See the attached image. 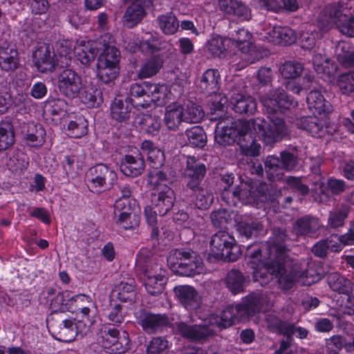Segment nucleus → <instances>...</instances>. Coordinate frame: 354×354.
<instances>
[{"label":"nucleus","instance_id":"obj_35","mask_svg":"<svg viewBox=\"0 0 354 354\" xmlns=\"http://www.w3.org/2000/svg\"><path fill=\"white\" fill-rule=\"evenodd\" d=\"M133 105L127 99L115 98L111 106V115L113 119L122 122L130 117Z\"/></svg>","mask_w":354,"mask_h":354},{"label":"nucleus","instance_id":"obj_28","mask_svg":"<svg viewBox=\"0 0 354 354\" xmlns=\"http://www.w3.org/2000/svg\"><path fill=\"white\" fill-rule=\"evenodd\" d=\"M183 116L184 108L178 103H173L165 109L164 122L169 130L176 131L184 121Z\"/></svg>","mask_w":354,"mask_h":354},{"label":"nucleus","instance_id":"obj_59","mask_svg":"<svg viewBox=\"0 0 354 354\" xmlns=\"http://www.w3.org/2000/svg\"><path fill=\"white\" fill-rule=\"evenodd\" d=\"M168 170V168L164 167L160 170L155 169L154 171L149 173V183L153 185L156 191L160 190V189L164 186V184L167 185V183L170 182V179L167 175Z\"/></svg>","mask_w":354,"mask_h":354},{"label":"nucleus","instance_id":"obj_3","mask_svg":"<svg viewBox=\"0 0 354 354\" xmlns=\"http://www.w3.org/2000/svg\"><path fill=\"white\" fill-rule=\"evenodd\" d=\"M210 255L218 260L233 262L241 256L240 247L226 230H221L212 236Z\"/></svg>","mask_w":354,"mask_h":354},{"label":"nucleus","instance_id":"obj_6","mask_svg":"<svg viewBox=\"0 0 354 354\" xmlns=\"http://www.w3.org/2000/svg\"><path fill=\"white\" fill-rule=\"evenodd\" d=\"M293 265L294 262L290 257L285 259L272 260L270 270L278 279L279 284L283 290L292 288L297 278L300 277Z\"/></svg>","mask_w":354,"mask_h":354},{"label":"nucleus","instance_id":"obj_51","mask_svg":"<svg viewBox=\"0 0 354 354\" xmlns=\"http://www.w3.org/2000/svg\"><path fill=\"white\" fill-rule=\"evenodd\" d=\"M205 113L202 107L189 101L186 104V108L184 109V122L189 123L199 122L204 117Z\"/></svg>","mask_w":354,"mask_h":354},{"label":"nucleus","instance_id":"obj_12","mask_svg":"<svg viewBox=\"0 0 354 354\" xmlns=\"http://www.w3.org/2000/svg\"><path fill=\"white\" fill-rule=\"evenodd\" d=\"M205 174L206 167L203 163L195 157H188L184 170V178L186 182L184 192L205 185L203 183Z\"/></svg>","mask_w":354,"mask_h":354},{"label":"nucleus","instance_id":"obj_61","mask_svg":"<svg viewBox=\"0 0 354 354\" xmlns=\"http://www.w3.org/2000/svg\"><path fill=\"white\" fill-rule=\"evenodd\" d=\"M117 298L123 302H132L136 299V288L131 283L122 281L118 286Z\"/></svg>","mask_w":354,"mask_h":354},{"label":"nucleus","instance_id":"obj_37","mask_svg":"<svg viewBox=\"0 0 354 354\" xmlns=\"http://www.w3.org/2000/svg\"><path fill=\"white\" fill-rule=\"evenodd\" d=\"M239 234L245 238L257 237L264 232V227L259 221H241L237 223Z\"/></svg>","mask_w":354,"mask_h":354},{"label":"nucleus","instance_id":"obj_19","mask_svg":"<svg viewBox=\"0 0 354 354\" xmlns=\"http://www.w3.org/2000/svg\"><path fill=\"white\" fill-rule=\"evenodd\" d=\"M286 239L287 234L285 230L276 227L272 230V235L267 248L269 259L277 260L289 257L287 254V248L284 245Z\"/></svg>","mask_w":354,"mask_h":354},{"label":"nucleus","instance_id":"obj_10","mask_svg":"<svg viewBox=\"0 0 354 354\" xmlns=\"http://www.w3.org/2000/svg\"><path fill=\"white\" fill-rule=\"evenodd\" d=\"M268 42L279 45H290L297 41V34L288 26H280L266 24L261 33Z\"/></svg>","mask_w":354,"mask_h":354},{"label":"nucleus","instance_id":"obj_34","mask_svg":"<svg viewBox=\"0 0 354 354\" xmlns=\"http://www.w3.org/2000/svg\"><path fill=\"white\" fill-rule=\"evenodd\" d=\"M327 282L333 291L339 294L349 295L353 292V283L337 272L329 274Z\"/></svg>","mask_w":354,"mask_h":354},{"label":"nucleus","instance_id":"obj_64","mask_svg":"<svg viewBox=\"0 0 354 354\" xmlns=\"http://www.w3.org/2000/svg\"><path fill=\"white\" fill-rule=\"evenodd\" d=\"M210 218L215 227L223 229L230 221L231 216L226 209H219L211 213Z\"/></svg>","mask_w":354,"mask_h":354},{"label":"nucleus","instance_id":"obj_54","mask_svg":"<svg viewBox=\"0 0 354 354\" xmlns=\"http://www.w3.org/2000/svg\"><path fill=\"white\" fill-rule=\"evenodd\" d=\"M35 66L51 63V48L46 44H39L32 54Z\"/></svg>","mask_w":354,"mask_h":354},{"label":"nucleus","instance_id":"obj_56","mask_svg":"<svg viewBox=\"0 0 354 354\" xmlns=\"http://www.w3.org/2000/svg\"><path fill=\"white\" fill-rule=\"evenodd\" d=\"M220 78L219 72L216 68H208L203 73L201 78V87L205 89H208L209 88V91L218 90V80Z\"/></svg>","mask_w":354,"mask_h":354},{"label":"nucleus","instance_id":"obj_55","mask_svg":"<svg viewBox=\"0 0 354 354\" xmlns=\"http://www.w3.org/2000/svg\"><path fill=\"white\" fill-rule=\"evenodd\" d=\"M270 261L266 263H261L260 266L257 268H250L252 269V277L255 281H259L261 285L267 283L269 280L272 278V276L274 274L270 270V267L272 264V259H269Z\"/></svg>","mask_w":354,"mask_h":354},{"label":"nucleus","instance_id":"obj_30","mask_svg":"<svg viewBox=\"0 0 354 354\" xmlns=\"http://www.w3.org/2000/svg\"><path fill=\"white\" fill-rule=\"evenodd\" d=\"M226 125H222L225 120H223L219 122L215 131L216 142L223 147L229 146L234 143L237 136V131L234 128L229 121H227Z\"/></svg>","mask_w":354,"mask_h":354},{"label":"nucleus","instance_id":"obj_62","mask_svg":"<svg viewBox=\"0 0 354 354\" xmlns=\"http://www.w3.org/2000/svg\"><path fill=\"white\" fill-rule=\"evenodd\" d=\"M337 86L344 95H348L354 92V71H350L339 75Z\"/></svg>","mask_w":354,"mask_h":354},{"label":"nucleus","instance_id":"obj_1","mask_svg":"<svg viewBox=\"0 0 354 354\" xmlns=\"http://www.w3.org/2000/svg\"><path fill=\"white\" fill-rule=\"evenodd\" d=\"M113 37L105 33L96 41L82 40L75 48L77 60L81 64L88 65L94 60L98 52L102 51L97 66H116L119 64L120 53L113 46Z\"/></svg>","mask_w":354,"mask_h":354},{"label":"nucleus","instance_id":"obj_9","mask_svg":"<svg viewBox=\"0 0 354 354\" xmlns=\"http://www.w3.org/2000/svg\"><path fill=\"white\" fill-rule=\"evenodd\" d=\"M120 331L114 325H103L97 334V344L110 354L122 353L126 350L119 339Z\"/></svg>","mask_w":354,"mask_h":354},{"label":"nucleus","instance_id":"obj_20","mask_svg":"<svg viewBox=\"0 0 354 354\" xmlns=\"http://www.w3.org/2000/svg\"><path fill=\"white\" fill-rule=\"evenodd\" d=\"M243 315H244V313L240 311L238 305L227 306L222 311L220 317L215 315H211L209 324L211 326H216L221 330L227 328L237 322L244 320Z\"/></svg>","mask_w":354,"mask_h":354},{"label":"nucleus","instance_id":"obj_45","mask_svg":"<svg viewBox=\"0 0 354 354\" xmlns=\"http://www.w3.org/2000/svg\"><path fill=\"white\" fill-rule=\"evenodd\" d=\"M140 261H138V266L140 268L143 275L142 279L166 275V270L162 268V265L153 259L147 260L143 265H140Z\"/></svg>","mask_w":354,"mask_h":354},{"label":"nucleus","instance_id":"obj_23","mask_svg":"<svg viewBox=\"0 0 354 354\" xmlns=\"http://www.w3.org/2000/svg\"><path fill=\"white\" fill-rule=\"evenodd\" d=\"M84 294L71 296L68 290L57 292L50 300V308L53 310L52 314L62 313L73 309V302L84 299Z\"/></svg>","mask_w":354,"mask_h":354},{"label":"nucleus","instance_id":"obj_8","mask_svg":"<svg viewBox=\"0 0 354 354\" xmlns=\"http://www.w3.org/2000/svg\"><path fill=\"white\" fill-rule=\"evenodd\" d=\"M49 328L53 336L60 342H70L76 336L74 322L62 313L51 314Z\"/></svg>","mask_w":354,"mask_h":354},{"label":"nucleus","instance_id":"obj_32","mask_svg":"<svg viewBox=\"0 0 354 354\" xmlns=\"http://www.w3.org/2000/svg\"><path fill=\"white\" fill-rule=\"evenodd\" d=\"M297 128L302 129L315 137L323 136L324 122L316 116H304L295 121Z\"/></svg>","mask_w":354,"mask_h":354},{"label":"nucleus","instance_id":"obj_58","mask_svg":"<svg viewBox=\"0 0 354 354\" xmlns=\"http://www.w3.org/2000/svg\"><path fill=\"white\" fill-rule=\"evenodd\" d=\"M348 214V209L346 206H342L339 209L330 212L328 218V226L333 229L342 227Z\"/></svg>","mask_w":354,"mask_h":354},{"label":"nucleus","instance_id":"obj_48","mask_svg":"<svg viewBox=\"0 0 354 354\" xmlns=\"http://www.w3.org/2000/svg\"><path fill=\"white\" fill-rule=\"evenodd\" d=\"M262 247L259 243H254L246 248L245 258L247 265L250 268H257L263 263L262 261Z\"/></svg>","mask_w":354,"mask_h":354},{"label":"nucleus","instance_id":"obj_42","mask_svg":"<svg viewBox=\"0 0 354 354\" xmlns=\"http://www.w3.org/2000/svg\"><path fill=\"white\" fill-rule=\"evenodd\" d=\"M188 144L193 147L203 148L207 143V136L204 129L200 126H194L185 132Z\"/></svg>","mask_w":354,"mask_h":354},{"label":"nucleus","instance_id":"obj_57","mask_svg":"<svg viewBox=\"0 0 354 354\" xmlns=\"http://www.w3.org/2000/svg\"><path fill=\"white\" fill-rule=\"evenodd\" d=\"M232 41L231 45H235L241 53H244V50L249 49L252 45V35L247 30L239 29Z\"/></svg>","mask_w":354,"mask_h":354},{"label":"nucleus","instance_id":"obj_22","mask_svg":"<svg viewBox=\"0 0 354 354\" xmlns=\"http://www.w3.org/2000/svg\"><path fill=\"white\" fill-rule=\"evenodd\" d=\"M120 171L127 176L136 177L145 171V162L142 155L138 153L133 155H125L121 160Z\"/></svg>","mask_w":354,"mask_h":354},{"label":"nucleus","instance_id":"obj_21","mask_svg":"<svg viewBox=\"0 0 354 354\" xmlns=\"http://www.w3.org/2000/svg\"><path fill=\"white\" fill-rule=\"evenodd\" d=\"M232 109L239 114L252 115L257 109L256 100L251 96L245 95L234 91L229 93Z\"/></svg>","mask_w":354,"mask_h":354},{"label":"nucleus","instance_id":"obj_27","mask_svg":"<svg viewBox=\"0 0 354 354\" xmlns=\"http://www.w3.org/2000/svg\"><path fill=\"white\" fill-rule=\"evenodd\" d=\"M308 109L314 115L330 113L333 110L331 104L326 101L320 91L312 90L306 98Z\"/></svg>","mask_w":354,"mask_h":354},{"label":"nucleus","instance_id":"obj_41","mask_svg":"<svg viewBox=\"0 0 354 354\" xmlns=\"http://www.w3.org/2000/svg\"><path fill=\"white\" fill-rule=\"evenodd\" d=\"M15 131L10 122H2L0 124V151L10 149L14 145Z\"/></svg>","mask_w":354,"mask_h":354},{"label":"nucleus","instance_id":"obj_18","mask_svg":"<svg viewBox=\"0 0 354 354\" xmlns=\"http://www.w3.org/2000/svg\"><path fill=\"white\" fill-rule=\"evenodd\" d=\"M175 201L176 196L174 190L165 184L160 190H156L153 194V205L161 216H165L171 210Z\"/></svg>","mask_w":354,"mask_h":354},{"label":"nucleus","instance_id":"obj_4","mask_svg":"<svg viewBox=\"0 0 354 354\" xmlns=\"http://www.w3.org/2000/svg\"><path fill=\"white\" fill-rule=\"evenodd\" d=\"M163 86H159L155 84L144 82L142 84L135 83L131 84L129 90L131 100H137V105L144 108L149 107L152 103L157 106H163L165 102L162 92Z\"/></svg>","mask_w":354,"mask_h":354},{"label":"nucleus","instance_id":"obj_60","mask_svg":"<svg viewBox=\"0 0 354 354\" xmlns=\"http://www.w3.org/2000/svg\"><path fill=\"white\" fill-rule=\"evenodd\" d=\"M115 223L118 226L126 230H133L140 225V216L138 212L114 218Z\"/></svg>","mask_w":354,"mask_h":354},{"label":"nucleus","instance_id":"obj_50","mask_svg":"<svg viewBox=\"0 0 354 354\" xmlns=\"http://www.w3.org/2000/svg\"><path fill=\"white\" fill-rule=\"evenodd\" d=\"M46 132L40 124H31L28 127V133L26 134V139L28 144L32 147L42 145L44 142Z\"/></svg>","mask_w":354,"mask_h":354},{"label":"nucleus","instance_id":"obj_11","mask_svg":"<svg viewBox=\"0 0 354 354\" xmlns=\"http://www.w3.org/2000/svg\"><path fill=\"white\" fill-rule=\"evenodd\" d=\"M129 2L123 16L122 24L127 28H133L140 24L147 15V8L152 5L151 0H124Z\"/></svg>","mask_w":354,"mask_h":354},{"label":"nucleus","instance_id":"obj_49","mask_svg":"<svg viewBox=\"0 0 354 354\" xmlns=\"http://www.w3.org/2000/svg\"><path fill=\"white\" fill-rule=\"evenodd\" d=\"M126 314L124 306L113 300L111 301L110 308L107 315L108 319L110 322L109 324L120 326L124 322Z\"/></svg>","mask_w":354,"mask_h":354},{"label":"nucleus","instance_id":"obj_52","mask_svg":"<svg viewBox=\"0 0 354 354\" xmlns=\"http://www.w3.org/2000/svg\"><path fill=\"white\" fill-rule=\"evenodd\" d=\"M139 123L142 131L151 135L157 134L161 127L160 118L151 114L144 115Z\"/></svg>","mask_w":354,"mask_h":354},{"label":"nucleus","instance_id":"obj_47","mask_svg":"<svg viewBox=\"0 0 354 354\" xmlns=\"http://www.w3.org/2000/svg\"><path fill=\"white\" fill-rule=\"evenodd\" d=\"M148 293L153 296L160 295L167 283V278L165 276L157 277H149L142 279Z\"/></svg>","mask_w":354,"mask_h":354},{"label":"nucleus","instance_id":"obj_7","mask_svg":"<svg viewBox=\"0 0 354 354\" xmlns=\"http://www.w3.org/2000/svg\"><path fill=\"white\" fill-rule=\"evenodd\" d=\"M261 103L268 113L272 115L283 113L297 106V102L280 88L263 96Z\"/></svg>","mask_w":354,"mask_h":354},{"label":"nucleus","instance_id":"obj_44","mask_svg":"<svg viewBox=\"0 0 354 354\" xmlns=\"http://www.w3.org/2000/svg\"><path fill=\"white\" fill-rule=\"evenodd\" d=\"M334 236H330L325 240L317 243L312 248V252L317 257L324 258L327 256L328 250L339 252L342 250L340 244L334 243Z\"/></svg>","mask_w":354,"mask_h":354},{"label":"nucleus","instance_id":"obj_33","mask_svg":"<svg viewBox=\"0 0 354 354\" xmlns=\"http://www.w3.org/2000/svg\"><path fill=\"white\" fill-rule=\"evenodd\" d=\"M232 43L231 39L214 36L209 40L207 49L214 57L226 58L228 55V48Z\"/></svg>","mask_w":354,"mask_h":354},{"label":"nucleus","instance_id":"obj_31","mask_svg":"<svg viewBox=\"0 0 354 354\" xmlns=\"http://www.w3.org/2000/svg\"><path fill=\"white\" fill-rule=\"evenodd\" d=\"M81 102L88 108L100 106L102 102V93L96 86L89 84L80 88L78 93Z\"/></svg>","mask_w":354,"mask_h":354},{"label":"nucleus","instance_id":"obj_38","mask_svg":"<svg viewBox=\"0 0 354 354\" xmlns=\"http://www.w3.org/2000/svg\"><path fill=\"white\" fill-rule=\"evenodd\" d=\"M237 305L240 311L244 313L243 319H247L249 317L260 312L261 309V297L256 294H251Z\"/></svg>","mask_w":354,"mask_h":354},{"label":"nucleus","instance_id":"obj_5","mask_svg":"<svg viewBox=\"0 0 354 354\" xmlns=\"http://www.w3.org/2000/svg\"><path fill=\"white\" fill-rule=\"evenodd\" d=\"M270 115L269 121L261 118L257 121V126L261 127L259 138L267 145H273L288 137L290 129L283 118Z\"/></svg>","mask_w":354,"mask_h":354},{"label":"nucleus","instance_id":"obj_53","mask_svg":"<svg viewBox=\"0 0 354 354\" xmlns=\"http://www.w3.org/2000/svg\"><path fill=\"white\" fill-rule=\"evenodd\" d=\"M138 212L135 201L132 199L118 198L114 204V218L127 216V214Z\"/></svg>","mask_w":354,"mask_h":354},{"label":"nucleus","instance_id":"obj_25","mask_svg":"<svg viewBox=\"0 0 354 354\" xmlns=\"http://www.w3.org/2000/svg\"><path fill=\"white\" fill-rule=\"evenodd\" d=\"M218 6L225 15L235 16L241 20H249L251 18L250 9L238 0H218Z\"/></svg>","mask_w":354,"mask_h":354},{"label":"nucleus","instance_id":"obj_16","mask_svg":"<svg viewBox=\"0 0 354 354\" xmlns=\"http://www.w3.org/2000/svg\"><path fill=\"white\" fill-rule=\"evenodd\" d=\"M315 185V187L312 189V196L318 203H323L329 199L328 190L334 195H339L344 192L346 187L344 180L336 178L328 179L326 187H324L322 182H317Z\"/></svg>","mask_w":354,"mask_h":354},{"label":"nucleus","instance_id":"obj_26","mask_svg":"<svg viewBox=\"0 0 354 354\" xmlns=\"http://www.w3.org/2000/svg\"><path fill=\"white\" fill-rule=\"evenodd\" d=\"M176 297L187 310L196 309L199 304L198 295L190 286H178L174 288Z\"/></svg>","mask_w":354,"mask_h":354},{"label":"nucleus","instance_id":"obj_29","mask_svg":"<svg viewBox=\"0 0 354 354\" xmlns=\"http://www.w3.org/2000/svg\"><path fill=\"white\" fill-rule=\"evenodd\" d=\"M320 227L319 220L312 216L306 215L298 218L293 226V230L297 235L312 236Z\"/></svg>","mask_w":354,"mask_h":354},{"label":"nucleus","instance_id":"obj_14","mask_svg":"<svg viewBox=\"0 0 354 354\" xmlns=\"http://www.w3.org/2000/svg\"><path fill=\"white\" fill-rule=\"evenodd\" d=\"M88 177L89 182L95 187H111L118 177L115 171L104 164H97L90 168Z\"/></svg>","mask_w":354,"mask_h":354},{"label":"nucleus","instance_id":"obj_43","mask_svg":"<svg viewBox=\"0 0 354 354\" xmlns=\"http://www.w3.org/2000/svg\"><path fill=\"white\" fill-rule=\"evenodd\" d=\"M265 167L268 177L271 181L279 180L283 174L281 158L269 156L265 161Z\"/></svg>","mask_w":354,"mask_h":354},{"label":"nucleus","instance_id":"obj_39","mask_svg":"<svg viewBox=\"0 0 354 354\" xmlns=\"http://www.w3.org/2000/svg\"><path fill=\"white\" fill-rule=\"evenodd\" d=\"M225 284L227 289L234 295L244 291L245 278L239 270L232 269L225 276Z\"/></svg>","mask_w":354,"mask_h":354},{"label":"nucleus","instance_id":"obj_63","mask_svg":"<svg viewBox=\"0 0 354 354\" xmlns=\"http://www.w3.org/2000/svg\"><path fill=\"white\" fill-rule=\"evenodd\" d=\"M242 59H245L248 64H254L256 62L266 57L269 55L268 50L263 48H259L256 47H252V46L248 50H245L244 53H242Z\"/></svg>","mask_w":354,"mask_h":354},{"label":"nucleus","instance_id":"obj_24","mask_svg":"<svg viewBox=\"0 0 354 354\" xmlns=\"http://www.w3.org/2000/svg\"><path fill=\"white\" fill-rule=\"evenodd\" d=\"M189 201L199 209H208L213 203L214 196L212 192L207 185L200 186L194 189H189L185 192Z\"/></svg>","mask_w":354,"mask_h":354},{"label":"nucleus","instance_id":"obj_15","mask_svg":"<svg viewBox=\"0 0 354 354\" xmlns=\"http://www.w3.org/2000/svg\"><path fill=\"white\" fill-rule=\"evenodd\" d=\"M137 322L147 333H154L169 324V319L164 314H153L142 310L137 315Z\"/></svg>","mask_w":354,"mask_h":354},{"label":"nucleus","instance_id":"obj_40","mask_svg":"<svg viewBox=\"0 0 354 354\" xmlns=\"http://www.w3.org/2000/svg\"><path fill=\"white\" fill-rule=\"evenodd\" d=\"M67 102L60 98H53L48 100L45 105L44 113L52 116V120L56 121L65 115L67 112Z\"/></svg>","mask_w":354,"mask_h":354},{"label":"nucleus","instance_id":"obj_17","mask_svg":"<svg viewBox=\"0 0 354 354\" xmlns=\"http://www.w3.org/2000/svg\"><path fill=\"white\" fill-rule=\"evenodd\" d=\"M177 332L183 337L202 343L214 335V331L205 325H189L185 322L176 324Z\"/></svg>","mask_w":354,"mask_h":354},{"label":"nucleus","instance_id":"obj_13","mask_svg":"<svg viewBox=\"0 0 354 354\" xmlns=\"http://www.w3.org/2000/svg\"><path fill=\"white\" fill-rule=\"evenodd\" d=\"M58 88L68 98L77 97L81 88L80 77L71 68H65L58 76Z\"/></svg>","mask_w":354,"mask_h":354},{"label":"nucleus","instance_id":"obj_2","mask_svg":"<svg viewBox=\"0 0 354 354\" xmlns=\"http://www.w3.org/2000/svg\"><path fill=\"white\" fill-rule=\"evenodd\" d=\"M167 261L170 269L181 276L192 277L203 271L201 258L192 250H173L169 252Z\"/></svg>","mask_w":354,"mask_h":354},{"label":"nucleus","instance_id":"obj_36","mask_svg":"<svg viewBox=\"0 0 354 354\" xmlns=\"http://www.w3.org/2000/svg\"><path fill=\"white\" fill-rule=\"evenodd\" d=\"M226 121H229L230 124L234 126V128L237 131V135L241 136H247L248 134L252 131H254L257 135L260 136L261 127L257 126V121L261 120V118H257L248 120H239L234 121L232 118L227 117L225 119Z\"/></svg>","mask_w":354,"mask_h":354},{"label":"nucleus","instance_id":"obj_46","mask_svg":"<svg viewBox=\"0 0 354 354\" xmlns=\"http://www.w3.org/2000/svg\"><path fill=\"white\" fill-rule=\"evenodd\" d=\"M159 27L166 35H173L176 32L179 23L176 16L171 13L161 15L158 17Z\"/></svg>","mask_w":354,"mask_h":354}]
</instances>
